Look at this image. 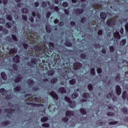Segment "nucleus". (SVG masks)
I'll list each match as a JSON object with an SVG mask.
<instances>
[{
	"instance_id": "obj_1",
	"label": "nucleus",
	"mask_w": 128,
	"mask_h": 128,
	"mask_svg": "<svg viewBox=\"0 0 128 128\" xmlns=\"http://www.w3.org/2000/svg\"><path fill=\"white\" fill-rule=\"evenodd\" d=\"M33 58L31 60V63L33 66H39L42 68H46V70H48V68H50V66L48 64V59H46V58Z\"/></svg>"
},
{
	"instance_id": "obj_2",
	"label": "nucleus",
	"mask_w": 128,
	"mask_h": 128,
	"mask_svg": "<svg viewBox=\"0 0 128 128\" xmlns=\"http://www.w3.org/2000/svg\"><path fill=\"white\" fill-rule=\"evenodd\" d=\"M70 58H68V56H66V58L64 62V66H66L65 67V70H64V72L61 74V78H63V80H68V78H70L68 76L72 72V68H70Z\"/></svg>"
},
{
	"instance_id": "obj_3",
	"label": "nucleus",
	"mask_w": 128,
	"mask_h": 128,
	"mask_svg": "<svg viewBox=\"0 0 128 128\" xmlns=\"http://www.w3.org/2000/svg\"><path fill=\"white\" fill-rule=\"evenodd\" d=\"M34 48L36 52L32 50L30 51V56L41 58H46V55L44 54V46L36 45Z\"/></svg>"
},
{
	"instance_id": "obj_4",
	"label": "nucleus",
	"mask_w": 128,
	"mask_h": 128,
	"mask_svg": "<svg viewBox=\"0 0 128 128\" xmlns=\"http://www.w3.org/2000/svg\"><path fill=\"white\" fill-rule=\"evenodd\" d=\"M49 48L46 45L44 46V54L46 58H50L54 54V43L52 42H49Z\"/></svg>"
},
{
	"instance_id": "obj_5",
	"label": "nucleus",
	"mask_w": 128,
	"mask_h": 128,
	"mask_svg": "<svg viewBox=\"0 0 128 128\" xmlns=\"http://www.w3.org/2000/svg\"><path fill=\"white\" fill-rule=\"evenodd\" d=\"M48 64L50 66V68L48 67L47 69L46 68H42L43 70H50L48 71V75L50 76H52L54 74V71L52 70H54V68H52V66H56V65H54L52 64H50V62H48Z\"/></svg>"
},
{
	"instance_id": "obj_6",
	"label": "nucleus",
	"mask_w": 128,
	"mask_h": 128,
	"mask_svg": "<svg viewBox=\"0 0 128 128\" xmlns=\"http://www.w3.org/2000/svg\"><path fill=\"white\" fill-rule=\"evenodd\" d=\"M64 100L66 101L67 102H68V104H70L69 106L72 108H74L76 106V102L72 100L68 96H65Z\"/></svg>"
},
{
	"instance_id": "obj_7",
	"label": "nucleus",
	"mask_w": 128,
	"mask_h": 128,
	"mask_svg": "<svg viewBox=\"0 0 128 128\" xmlns=\"http://www.w3.org/2000/svg\"><path fill=\"white\" fill-rule=\"evenodd\" d=\"M82 68V64L76 62L74 64L73 68L74 70H80Z\"/></svg>"
},
{
	"instance_id": "obj_8",
	"label": "nucleus",
	"mask_w": 128,
	"mask_h": 128,
	"mask_svg": "<svg viewBox=\"0 0 128 128\" xmlns=\"http://www.w3.org/2000/svg\"><path fill=\"white\" fill-rule=\"evenodd\" d=\"M116 24V20L112 18L107 20L106 24H108V26H114Z\"/></svg>"
},
{
	"instance_id": "obj_9",
	"label": "nucleus",
	"mask_w": 128,
	"mask_h": 128,
	"mask_svg": "<svg viewBox=\"0 0 128 128\" xmlns=\"http://www.w3.org/2000/svg\"><path fill=\"white\" fill-rule=\"evenodd\" d=\"M26 104L28 106H32L33 108H40V106H42L44 104H34L31 102H28L26 103Z\"/></svg>"
},
{
	"instance_id": "obj_10",
	"label": "nucleus",
	"mask_w": 128,
	"mask_h": 128,
	"mask_svg": "<svg viewBox=\"0 0 128 128\" xmlns=\"http://www.w3.org/2000/svg\"><path fill=\"white\" fill-rule=\"evenodd\" d=\"M112 16V14L110 12L104 13V12L100 14V16L103 20H106V16Z\"/></svg>"
},
{
	"instance_id": "obj_11",
	"label": "nucleus",
	"mask_w": 128,
	"mask_h": 128,
	"mask_svg": "<svg viewBox=\"0 0 128 128\" xmlns=\"http://www.w3.org/2000/svg\"><path fill=\"white\" fill-rule=\"evenodd\" d=\"M49 94H50V96L56 100H58V95L56 92L52 91L49 93Z\"/></svg>"
},
{
	"instance_id": "obj_12",
	"label": "nucleus",
	"mask_w": 128,
	"mask_h": 128,
	"mask_svg": "<svg viewBox=\"0 0 128 128\" xmlns=\"http://www.w3.org/2000/svg\"><path fill=\"white\" fill-rule=\"evenodd\" d=\"M116 93L118 96L122 94V88L119 85H116Z\"/></svg>"
},
{
	"instance_id": "obj_13",
	"label": "nucleus",
	"mask_w": 128,
	"mask_h": 128,
	"mask_svg": "<svg viewBox=\"0 0 128 128\" xmlns=\"http://www.w3.org/2000/svg\"><path fill=\"white\" fill-rule=\"evenodd\" d=\"M66 116L69 118L70 116H74V112L72 110H68L66 112Z\"/></svg>"
},
{
	"instance_id": "obj_14",
	"label": "nucleus",
	"mask_w": 128,
	"mask_h": 128,
	"mask_svg": "<svg viewBox=\"0 0 128 128\" xmlns=\"http://www.w3.org/2000/svg\"><path fill=\"white\" fill-rule=\"evenodd\" d=\"M84 12L83 8H77L75 10V14H82Z\"/></svg>"
},
{
	"instance_id": "obj_15",
	"label": "nucleus",
	"mask_w": 128,
	"mask_h": 128,
	"mask_svg": "<svg viewBox=\"0 0 128 128\" xmlns=\"http://www.w3.org/2000/svg\"><path fill=\"white\" fill-rule=\"evenodd\" d=\"M18 52V48H14L9 50V54H16Z\"/></svg>"
},
{
	"instance_id": "obj_16",
	"label": "nucleus",
	"mask_w": 128,
	"mask_h": 128,
	"mask_svg": "<svg viewBox=\"0 0 128 128\" xmlns=\"http://www.w3.org/2000/svg\"><path fill=\"white\" fill-rule=\"evenodd\" d=\"M22 80V75H18L16 78L14 80V82L16 84H18V82H20Z\"/></svg>"
},
{
	"instance_id": "obj_17",
	"label": "nucleus",
	"mask_w": 128,
	"mask_h": 128,
	"mask_svg": "<svg viewBox=\"0 0 128 128\" xmlns=\"http://www.w3.org/2000/svg\"><path fill=\"white\" fill-rule=\"evenodd\" d=\"M20 56L16 55L13 58V60H14V62H16V64H18V62H20Z\"/></svg>"
},
{
	"instance_id": "obj_18",
	"label": "nucleus",
	"mask_w": 128,
	"mask_h": 128,
	"mask_svg": "<svg viewBox=\"0 0 128 128\" xmlns=\"http://www.w3.org/2000/svg\"><path fill=\"white\" fill-rule=\"evenodd\" d=\"M114 36L115 38L117 40H120V32H116L114 34Z\"/></svg>"
},
{
	"instance_id": "obj_19",
	"label": "nucleus",
	"mask_w": 128,
	"mask_h": 128,
	"mask_svg": "<svg viewBox=\"0 0 128 128\" xmlns=\"http://www.w3.org/2000/svg\"><path fill=\"white\" fill-rule=\"evenodd\" d=\"M58 92L60 94H66V90L64 87H61L59 88L58 90Z\"/></svg>"
},
{
	"instance_id": "obj_20",
	"label": "nucleus",
	"mask_w": 128,
	"mask_h": 128,
	"mask_svg": "<svg viewBox=\"0 0 128 128\" xmlns=\"http://www.w3.org/2000/svg\"><path fill=\"white\" fill-rule=\"evenodd\" d=\"M46 30L48 34H50V32H52V28H50V24H46Z\"/></svg>"
},
{
	"instance_id": "obj_21",
	"label": "nucleus",
	"mask_w": 128,
	"mask_h": 128,
	"mask_svg": "<svg viewBox=\"0 0 128 128\" xmlns=\"http://www.w3.org/2000/svg\"><path fill=\"white\" fill-rule=\"evenodd\" d=\"M4 112H7L8 114H12V112H14V110L12 108H6L5 109Z\"/></svg>"
},
{
	"instance_id": "obj_22",
	"label": "nucleus",
	"mask_w": 128,
	"mask_h": 128,
	"mask_svg": "<svg viewBox=\"0 0 128 128\" xmlns=\"http://www.w3.org/2000/svg\"><path fill=\"white\" fill-rule=\"evenodd\" d=\"M27 84L28 86H34V80L30 78L28 80Z\"/></svg>"
},
{
	"instance_id": "obj_23",
	"label": "nucleus",
	"mask_w": 128,
	"mask_h": 128,
	"mask_svg": "<svg viewBox=\"0 0 128 128\" xmlns=\"http://www.w3.org/2000/svg\"><path fill=\"white\" fill-rule=\"evenodd\" d=\"M0 74L4 80H8V76H6V74L4 72H1Z\"/></svg>"
},
{
	"instance_id": "obj_24",
	"label": "nucleus",
	"mask_w": 128,
	"mask_h": 128,
	"mask_svg": "<svg viewBox=\"0 0 128 128\" xmlns=\"http://www.w3.org/2000/svg\"><path fill=\"white\" fill-rule=\"evenodd\" d=\"M65 42V46H68V48H70V46H72V43L68 41V40H66Z\"/></svg>"
},
{
	"instance_id": "obj_25",
	"label": "nucleus",
	"mask_w": 128,
	"mask_h": 128,
	"mask_svg": "<svg viewBox=\"0 0 128 128\" xmlns=\"http://www.w3.org/2000/svg\"><path fill=\"white\" fill-rule=\"evenodd\" d=\"M82 96L84 98H90V95L88 92H86L83 94Z\"/></svg>"
},
{
	"instance_id": "obj_26",
	"label": "nucleus",
	"mask_w": 128,
	"mask_h": 128,
	"mask_svg": "<svg viewBox=\"0 0 128 128\" xmlns=\"http://www.w3.org/2000/svg\"><path fill=\"white\" fill-rule=\"evenodd\" d=\"M127 96L128 93L126 91H124L122 93V98H123V100H126Z\"/></svg>"
},
{
	"instance_id": "obj_27",
	"label": "nucleus",
	"mask_w": 128,
	"mask_h": 128,
	"mask_svg": "<svg viewBox=\"0 0 128 128\" xmlns=\"http://www.w3.org/2000/svg\"><path fill=\"white\" fill-rule=\"evenodd\" d=\"M21 12H22V14H28L30 11L27 8H24L21 10Z\"/></svg>"
},
{
	"instance_id": "obj_28",
	"label": "nucleus",
	"mask_w": 128,
	"mask_h": 128,
	"mask_svg": "<svg viewBox=\"0 0 128 128\" xmlns=\"http://www.w3.org/2000/svg\"><path fill=\"white\" fill-rule=\"evenodd\" d=\"M80 114H82L83 115H86V110L84 108H81L80 109Z\"/></svg>"
},
{
	"instance_id": "obj_29",
	"label": "nucleus",
	"mask_w": 128,
	"mask_h": 128,
	"mask_svg": "<svg viewBox=\"0 0 128 128\" xmlns=\"http://www.w3.org/2000/svg\"><path fill=\"white\" fill-rule=\"evenodd\" d=\"M120 45H121L122 46H126V40L123 39L121 40L120 42Z\"/></svg>"
},
{
	"instance_id": "obj_30",
	"label": "nucleus",
	"mask_w": 128,
	"mask_h": 128,
	"mask_svg": "<svg viewBox=\"0 0 128 128\" xmlns=\"http://www.w3.org/2000/svg\"><path fill=\"white\" fill-rule=\"evenodd\" d=\"M21 44L24 50H28V44L26 42H22Z\"/></svg>"
},
{
	"instance_id": "obj_31",
	"label": "nucleus",
	"mask_w": 128,
	"mask_h": 128,
	"mask_svg": "<svg viewBox=\"0 0 128 128\" xmlns=\"http://www.w3.org/2000/svg\"><path fill=\"white\" fill-rule=\"evenodd\" d=\"M48 120V116H44L41 118L42 122H46Z\"/></svg>"
},
{
	"instance_id": "obj_32",
	"label": "nucleus",
	"mask_w": 128,
	"mask_h": 128,
	"mask_svg": "<svg viewBox=\"0 0 128 128\" xmlns=\"http://www.w3.org/2000/svg\"><path fill=\"white\" fill-rule=\"evenodd\" d=\"M120 80V74L118 73L116 76H115V80L116 82H118V80Z\"/></svg>"
},
{
	"instance_id": "obj_33",
	"label": "nucleus",
	"mask_w": 128,
	"mask_h": 128,
	"mask_svg": "<svg viewBox=\"0 0 128 128\" xmlns=\"http://www.w3.org/2000/svg\"><path fill=\"white\" fill-rule=\"evenodd\" d=\"M69 82H70V84H71L72 86H74V84H76V80L74 78H73V79L70 80Z\"/></svg>"
},
{
	"instance_id": "obj_34",
	"label": "nucleus",
	"mask_w": 128,
	"mask_h": 128,
	"mask_svg": "<svg viewBox=\"0 0 128 128\" xmlns=\"http://www.w3.org/2000/svg\"><path fill=\"white\" fill-rule=\"evenodd\" d=\"M78 96V92H74L72 96V98H76Z\"/></svg>"
},
{
	"instance_id": "obj_35",
	"label": "nucleus",
	"mask_w": 128,
	"mask_h": 128,
	"mask_svg": "<svg viewBox=\"0 0 128 128\" xmlns=\"http://www.w3.org/2000/svg\"><path fill=\"white\" fill-rule=\"evenodd\" d=\"M10 124V122L9 120H6L5 122H2V124L4 126H8V124Z\"/></svg>"
},
{
	"instance_id": "obj_36",
	"label": "nucleus",
	"mask_w": 128,
	"mask_h": 128,
	"mask_svg": "<svg viewBox=\"0 0 128 128\" xmlns=\"http://www.w3.org/2000/svg\"><path fill=\"white\" fill-rule=\"evenodd\" d=\"M31 36L32 38V40H36L38 38V32H36L34 33L33 34H31Z\"/></svg>"
},
{
	"instance_id": "obj_37",
	"label": "nucleus",
	"mask_w": 128,
	"mask_h": 128,
	"mask_svg": "<svg viewBox=\"0 0 128 128\" xmlns=\"http://www.w3.org/2000/svg\"><path fill=\"white\" fill-rule=\"evenodd\" d=\"M58 82V78H53L51 80L50 82L52 84H54Z\"/></svg>"
},
{
	"instance_id": "obj_38",
	"label": "nucleus",
	"mask_w": 128,
	"mask_h": 128,
	"mask_svg": "<svg viewBox=\"0 0 128 128\" xmlns=\"http://www.w3.org/2000/svg\"><path fill=\"white\" fill-rule=\"evenodd\" d=\"M8 0H0V4H3L4 6H6Z\"/></svg>"
},
{
	"instance_id": "obj_39",
	"label": "nucleus",
	"mask_w": 128,
	"mask_h": 128,
	"mask_svg": "<svg viewBox=\"0 0 128 128\" xmlns=\"http://www.w3.org/2000/svg\"><path fill=\"white\" fill-rule=\"evenodd\" d=\"M122 112H123L124 114H128V108L124 107L122 108Z\"/></svg>"
},
{
	"instance_id": "obj_40",
	"label": "nucleus",
	"mask_w": 128,
	"mask_h": 128,
	"mask_svg": "<svg viewBox=\"0 0 128 128\" xmlns=\"http://www.w3.org/2000/svg\"><path fill=\"white\" fill-rule=\"evenodd\" d=\"M118 124V121H114L108 122V124H110V126H116V124Z\"/></svg>"
},
{
	"instance_id": "obj_41",
	"label": "nucleus",
	"mask_w": 128,
	"mask_h": 128,
	"mask_svg": "<svg viewBox=\"0 0 128 128\" xmlns=\"http://www.w3.org/2000/svg\"><path fill=\"white\" fill-rule=\"evenodd\" d=\"M112 94H114L112 92H110L108 93L106 96V98H108V100H110V98H112Z\"/></svg>"
},
{
	"instance_id": "obj_42",
	"label": "nucleus",
	"mask_w": 128,
	"mask_h": 128,
	"mask_svg": "<svg viewBox=\"0 0 128 128\" xmlns=\"http://www.w3.org/2000/svg\"><path fill=\"white\" fill-rule=\"evenodd\" d=\"M90 74L92 76H96V68H91Z\"/></svg>"
},
{
	"instance_id": "obj_43",
	"label": "nucleus",
	"mask_w": 128,
	"mask_h": 128,
	"mask_svg": "<svg viewBox=\"0 0 128 128\" xmlns=\"http://www.w3.org/2000/svg\"><path fill=\"white\" fill-rule=\"evenodd\" d=\"M12 23L10 22H7L6 24V27L7 28H12Z\"/></svg>"
},
{
	"instance_id": "obj_44",
	"label": "nucleus",
	"mask_w": 128,
	"mask_h": 128,
	"mask_svg": "<svg viewBox=\"0 0 128 128\" xmlns=\"http://www.w3.org/2000/svg\"><path fill=\"white\" fill-rule=\"evenodd\" d=\"M88 90H90V92H92V90H94V86H92V84H89L88 86Z\"/></svg>"
},
{
	"instance_id": "obj_45",
	"label": "nucleus",
	"mask_w": 128,
	"mask_h": 128,
	"mask_svg": "<svg viewBox=\"0 0 128 128\" xmlns=\"http://www.w3.org/2000/svg\"><path fill=\"white\" fill-rule=\"evenodd\" d=\"M42 6L44 8H46L48 6V4H46V2L44 1L42 2Z\"/></svg>"
},
{
	"instance_id": "obj_46",
	"label": "nucleus",
	"mask_w": 128,
	"mask_h": 128,
	"mask_svg": "<svg viewBox=\"0 0 128 128\" xmlns=\"http://www.w3.org/2000/svg\"><path fill=\"white\" fill-rule=\"evenodd\" d=\"M12 68H13V70H18V66L16 64H12Z\"/></svg>"
},
{
	"instance_id": "obj_47",
	"label": "nucleus",
	"mask_w": 128,
	"mask_h": 128,
	"mask_svg": "<svg viewBox=\"0 0 128 128\" xmlns=\"http://www.w3.org/2000/svg\"><path fill=\"white\" fill-rule=\"evenodd\" d=\"M20 88H22L20 86H17L16 88H14V92H20Z\"/></svg>"
},
{
	"instance_id": "obj_48",
	"label": "nucleus",
	"mask_w": 128,
	"mask_h": 128,
	"mask_svg": "<svg viewBox=\"0 0 128 128\" xmlns=\"http://www.w3.org/2000/svg\"><path fill=\"white\" fill-rule=\"evenodd\" d=\"M86 22V17H82L81 18L80 22L81 24H84Z\"/></svg>"
},
{
	"instance_id": "obj_49",
	"label": "nucleus",
	"mask_w": 128,
	"mask_h": 128,
	"mask_svg": "<svg viewBox=\"0 0 128 128\" xmlns=\"http://www.w3.org/2000/svg\"><path fill=\"white\" fill-rule=\"evenodd\" d=\"M6 18L8 20H12V15L8 14L6 16Z\"/></svg>"
},
{
	"instance_id": "obj_50",
	"label": "nucleus",
	"mask_w": 128,
	"mask_h": 128,
	"mask_svg": "<svg viewBox=\"0 0 128 128\" xmlns=\"http://www.w3.org/2000/svg\"><path fill=\"white\" fill-rule=\"evenodd\" d=\"M107 116H114V113L112 112H108L107 113Z\"/></svg>"
},
{
	"instance_id": "obj_51",
	"label": "nucleus",
	"mask_w": 128,
	"mask_h": 128,
	"mask_svg": "<svg viewBox=\"0 0 128 128\" xmlns=\"http://www.w3.org/2000/svg\"><path fill=\"white\" fill-rule=\"evenodd\" d=\"M0 24H6V20L4 18H0Z\"/></svg>"
},
{
	"instance_id": "obj_52",
	"label": "nucleus",
	"mask_w": 128,
	"mask_h": 128,
	"mask_svg": "<svg viewBox=\"0 0 128 128\" xmlns=\"http://www.w3.org/2000/svg\"><path fill=\"white\" fill-rule=\"evenodd\" d=\"M12 38L14 42H18V39L16 35L12 34Z\"/></svg>"
},
{
	"instance_id": "obj_53",
	"label": "nucleus",
	"mask_w": 128,
	"mask_h": 128,
	"mask_svg": "<svg viewBox=\"0 0 128 128\" xmlns=\"http://www.w3.org/2000/svg\"><path fill=\"white\" fill-rule=\"evenodd\" d=\"M80 58L82 60H84V58H86V54H80Z\"/></svg>"
},
{
	"instance_id": "obj_54",
	"label": "nucleus",
	"mask_w": 128,
	"mask_h": 128,
	"mask_svg": "<svg viewBox=\"0 0 128 128\" xmlns=\"http://www.w3.org/2000/svg\"><path fill=\"white\" fill-rule=\"evenodd\" d=\"M43 128H50V124L48 123H44L42 124Z\"/></svg>"
},
{
	"instance_id": "obj_55",
	"label": "nucleus",
	"mask_w": 128,
	"mask_h": 128,
	"mask_svg": "<svg viewBox=\"0 0 128 128\" xmlns=\"http://www.w3.org/2000/svg\"><path fill=\"white\" fill-rule=\"evenodd\" d=\"M4 92H8V90H6V89H4V88H1L0 89V92L1 94H4Z\"/></svg>"
},
{
	"instance_id": "obj_56",
	"label": "nucleus",
	"mask_w": 128,
	"mask_h": 128,
	"mask_svg": "<svg viewBox=\"0 0 128 128\" xmlns=\"http://www.w3.org/2000/svg\"><path fill=\"white\" fill-rule=\"evenodd\" d=\"M62 6L64 8H67L68 6V2H65L62 3Z\"/></svg>"
},
{
	"instance_id": "obj_57",
	"label": "nucleus",
	"mask_w": 128,
	"mask_h": 128,
	"mask_svg": "<svg viewBox=\"0 0 128 128\" xmlns=\"http://www.w3.org/2000/svg\"><path fill=\"white\" fill-rule=\"evenodd\" d=\"M110 50L111 52H114V46H110Z\"/></svg>"
},
{
	"instance_id": "obj_58",
	"label": "nucleus",
	"mask_w": 128,
	"mask_h": 128,
	"mask_svg": "<svg viewBox=\"0 0 128 128\" xmlns=\"http://www.w3.org/2000/svg\"><path fill=\"white\" fill-rule=\"evenodd\" d=\"M64 12H65V14H66V16H68L70 14V11L68 10V9H64Z\"/></svg>"
},
{
	"instance_id": "obj_59",
	"label": "nucleus",
	"mask_w": 128,
	"mask_h": 128,
	"mask_svg": "<svg viewBox=\"0 0 128 128\" xmlns=\"http://www.w3.org/2000/svg\"><path fill=\"white\" fill-rule=\"evenodd\" d=\"M22 18H23L24 20L26 22V20H28V16L26 15H22Z\"/></svg>"
},
{
	"instance_id": "obj_60",
	"label": "nucleus",
	"mask_w": 128,
	"mask_h": 128,
	"mask_svg": "<svg viewBox=\"0 0 128 128\" xmlns=\"http://www.w3.org/2000/svg\"><path fill=\"white\" fill-rule=\"evenodd\" d=\"M94 47L96 48H102V45H100V44H95Z\"/></svg>"
},
{
	"instance_id": "obj_61",
	"label": "nucleus",
	"mask_w": 128,
	"mask_h": 128,
	"mask_svg": "<svg viewBox=\"0 0 128 128\" xmlns=\"http://www.w3.org/2000/svg\"><path fill=\"white\" fill-rule=\"evenodd\" d=\"M52 12H48L46 14V18H50V16Z\"/></svg>"
},
{
	"instance_id": "obj_62",
	"label": "nucleus",
	"mask_w": 128,
	"mask_h": 128,
	"mask_svg": "<svg viewBox=\"0 0 128 128\" xmlns=\"http://www.w3.org/2000/svg\"><path fill=\"white\" fill-rule=\"evenodd\" d=\"M62 120L64 122H68V117H64Z\"/></svg>"
},
{
	"instance_id": "obj_63",
	"label": "nucleus",
	"mask_w": 128,
	"mask_h": 128,
	"mask_svg": "<svg viewBox=\"0 0 128 128\" xmlns=\"http://www.w3.org/2000/svg\"><path fill=\"white\" fill-rule=\"evenodd\" d=\"M102 72V68H98L97 69V72L98 74H100Z\"/></svg>"
},
{
	"instance_id": "obj_64",
	"label": "nucleus",
	"mask_w": 128,
	"mask_h": 128,
	"mask_svg": "<svg viewBox=\"0 0 128 128\" xmlns=\"http://www.w3.org/2000/svg\"><path fill=\"white\" fill-rule=\"evenodd\" d=\"M125 30L127 32H128V22L126 23L125 25Z\"/></svg>"
}]
</instances>
